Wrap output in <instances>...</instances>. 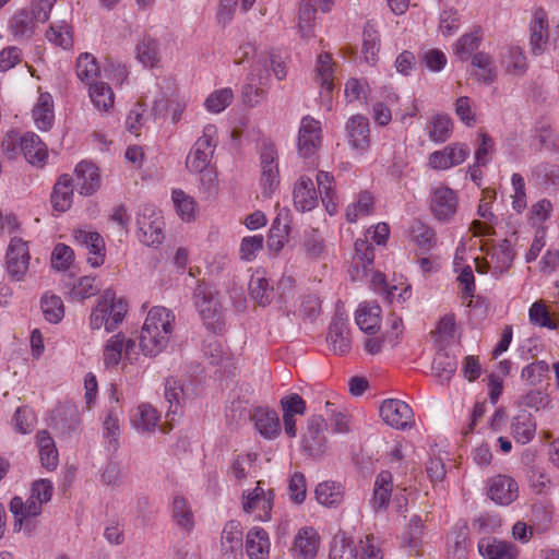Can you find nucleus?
Listing matches in <instances>:
<instances>
[{
  "label": "nucleus",
  "mask_w": 559,
  "mask_h": 559,
  "mask_svg": "<svg viewBox=\"0 0 559 559\" xmlns=\"http://www.w3.org/2000/svg\"><path fill=\"white\" fill-rule=\"evenodd\" d=\"M41 310L44 317L50 323H58L64 316V308L61 298L57 295L45 294L41 297Z\"/></svg>",
  "instance_id": "50"
},
{
  "label": "nucleus",
  "mask_w": 559,
  "mask_h": 559,
  "mask_svg": "<svg viewBox=\"0 0 559 559\" xmlns=\"http://www.w3.org/2000/svg\"><path fill=\"white\" fill-rule=\"evenodd\" d=\"M379 412L382 420L395 429L404 430L411 428L415 423L412 408L401 400L389 399L383 401Z\"/></svg>",
  "instance_id": "7"
},
{
  "label": "nucleus",
  "mask_w": 559,
  "mask_h": 559,
  "mask_svg": "<svg viewBox=\"0 0 559 559\" xmlns=\"http://www.w3.org/2000/svg\"><path fill=\"white\" fill-rule=\"evenodd\" d=\"M75 240L84 245L88 250L87 262L91 266L97 267L104 263L105 242L98 233L78 230L75 233Z\"/></svg>",
  "instance_id": "19"
},
{
  "label": "nucleus",
  "mask_w": 559,
  "mask_h": 559,
  "mask_svg": "<svg viewBox=\"0 0 559 559\" xmlns=\"http://www.w3.org/2000/svg\"><path fill=\"white\" fill-rule=\"evenodd\" d=\"M317 501L325 507H337L344 498V488L335 481L320 483L314 490Z\"/></svg>",
  "instance_id": "35"
},
{
  "label": "nucleus",
  "mask_w": 559,
  "mask_h": 559,
  "mask_svg": "<svg viewBox=\"0 0 559 559\" xmlns=\"http://www.w3.org/2000/svg\"><path fill=\"white\" fill-rule=\"evenodd\" d=\"M29 251L27 242L13 237L7 251V271L13 281H22L28 270Z\"/></svg>",
  "instance_id": "8"
},
{
  "label": "nucleus",
  "mask_w": 559,
  "mask_h": 559,
  "mask_svg": "<svg viewBox=\"0 0 559 559\" xmlns=\"http://www.w3.org/2000/svg\"><path fill=\"white\" fill-rule=\"evenodd\" d=\"M233 91L228 87L213 92L205 100L209 111L218 114L223 111L233 100Z\"/></svg>",
  "instance_id": "57"
},
{
  "label": "nucleus",
  "mask_w": 559,
  "mask_h": 559,
  "mask_svg": "<svg viewBox=\"0 0 559 559\" xmlns=\"http://www.w3.org/2000/svg\"><path fill=\"white\" fill-rule=\"evenodd\" d=\"M76 186L80 194L92 195L100 187L98 168L91 162H81L75 168Z\"/></svg>",
  "instance_id": "18"
},
{
  "label": "nucleus",
  "mask_w": 559,
  "mask_h": 559,
  "mask_svg": "<svg viewBox=\"0 0 559 559\" xmlns=\"http://www.w3.org/2000/svg\"><path fill=\"white\" fill-rule=\"evenodd\" d=\"M217 129L214 124H206L202 135L195 141L186 159V166L190 171L204 170L211 166V160L216 147Z\"/></svg>",
  "instance_id": "4"
},
{
  "label": "nucleus",
  "mask_w": 559,
  "mask_h": 559,
  "mask_svg": "<svg viewBox=\"0 0 559 559\" xmlns=\"http://www.w3.org/2000/svg\"><path fill=\"white\" fill-rule=\"evenodd\" d=\"M431 211L436 219L448 223L456 213L457 198L455 192L448 187H439L431 198Z\"/></svg>",
  "instance_id": "14"
},
{
  "label": "nucleus",
  "mask_w": 559,
  "mask_h": 559,
  "mask_svg": "<svg viewBox=\"0 0 559 559\" xmlns=\"http://www.w3.org/2000/svg\"><path fill=\"white\" fill-rule=\"evenodd\" d=\"M127 311V302L122 298L117 299L111 289H106L91 313L90 325L93 330L105 326L107 332H111L122 322Z\"/></svg>",
  "instance_id": "3"
},
{
  "label": "nucleus",
  "mask_w": 559,
  "mask_h": 559,
  "mask_svg": "<svg viewBox=\"0 0 559 559\" xmlns=\"http://www.w3.org/2000/svg\"><path fill=\"white\" fill-rule=\"evenodd\" d=\"M90 97L94 106L99 110L107 111L114 106L112 90L104 82L90 85Z\"/></svg>",
  "instance_id": "49"
},
{
  "label": "nucleus",
  "mask_w": 559,
  "mask_h": 559,
  "mask_svg": "<svg viewBox=\"0 0 559 559\" xmlns=\"http://www.w3.org/2000/svg\"><path fill=\"white\" fill-rule=\"evenodd\" d=\"M193 301L207 330L221 333L224 330L225 320L218 292L200 283L194 288Z\"/></svg>",
  "instance_id": "2"
},
{
  "label": "nucleus",
  "mask_w": 559,
  "mask_h": 559,
  "mask_svg": "<svg viewBox=\"0 0 559 559\" xmlns=\"http://www.w3.org/2000/svg\"><path fill=\"white\" fill-rule=\"evenodd\" d=\"M294 204L301 212L311 211L318 205V195L313 181L309 177H301L295 185Z\"/></svg>",
  "instance_id": "23"
},
{
  "label": "nucleus",
  "mask_w": 559,
  "mask_h": 559,
  "mask_svg": "<svg viewBox=\"0 0 559 559\" xmlns=\"http://www.w3.org/2000/svg\"><path fill=\"white\" fill-rule=\"evenodd\" d=\"M50 202L55 211L66 212L73 202V178L67 174L61 175L53 186Z\"/></svg>",
  "instance_id": "21"
},
{
  "label": "nucleus",
  "mask_w": 559,
  "mask_h": 559,
  "mask_svg": "<svg viewBox=\"0 0 559 559\" xmlns=\"http://www.w3.org/2000/svg\"><path fill=\"white\" fill-rule=\"evenodd\" d=\"M381 308L376 304H362L356 311V323L361 331L374 334L380 329Z\"/></svg>",
  "instance_id": "30"
},
{
  "label": "nucleus",
  "mask_w": 559,
  "mask_h": 559,
  "mask_svg": "<svg viewBox=\"0 0 559 559\" xmlns=\"http://www.w3.org/2000/svg\"><path fill=\"white\" fill-rule=\"evenodd\" d=\"M224 559H238L242 555V530L238 521L225 524L221 536Z\"/></svg>",
  "instance_id": "17"
},
{
  "label": "nucleus",
  "mask_w": 559,
  "mask_h": 559,
  "mask_svg": "<svg viewBox=\"0 0 559 559\" xmlns=\"http://www.w3.org/2000/svg\"><path fill=\"white\" fill-rule=\"evenodd\" d=\"M478 549L487 559H515L516 555L511 544L496 538H483Z\"/></svg>",
  "instance_id": "32"
},
{
  "label": "nucleus",
  "mask_w": 559,
  "mask_h": 559,
  "mask_svg": "<svg viewBox=\"0 0 559 559\" xmlns=\"http://www.w3.org/2000/svg\"><path fill=\"white\" fill-rule=\"evenodd\" d=\"M73 262V250L64 245L58 243L51 253V265L58 271L68 270Z\"/></svg>",
  "instance_id": "63"
},
{
  "label": "nucleus",
  "mask_w": 559,
  "mask_h": 559,
  "mask_svg": "<svg viewBox=\"0 0 559 559\" xmlns=\"http://www.w3.org/2000/svg\"><path fill=\"white\" fill-rule=\"evenodd\" d=\"M98 73L99 68L96 59L87 52L81 53L76 61L78 78L90 86L94 84V81L98 76Z\"/></svg>",
  "instance_id": "47"
},
{
  "label": "nucleus",
  "mask_w": 559,
  "mask_h": 559,
  "mask_svg": "<svg viewBox=\"0 0 559 559\" xmlns=\"http://www.w3.org/2000/svg\"><path fill=\"white\" fill-rule=\"evenodd\" d=\"M549 38V25L547 13L537 8L533 12L530 22V48L533 55L539 56L546 50Z\"/></svg>",
  "instance_id": "13"
},
{
  "label": "nucleus",
  "mask_w": 559,
  "mask_h": 559,
  "mask_svg": "<svg viewBox=\"0 0 559 559\" xmlns=\"http://www.w3.org/2000/svg\"><path fill=\"white\" fill-rule=\"evenodd\" d=\"M158 420L156 409L150 404H141L134 416V426L138 430L152 431Z\"/></svg>",
  "instance_id": "53"
},
{
  "label": "nucleus",
  "mask_w": 559,
  "mask_h": 559,
  "mask_svg": "<svg viewBox=\"0 0 559 559\" xmlns=\"http://www.w3.org/2000/svg\"><path fill=\"white\" fill-rule=\"evenodd\" d=\"M266 63H267V61L264 60L263 62L259 61L254 66L252 72L250 73V76H249L250 83H248L243 87V91H242L243 102L250 104L251 106L259 102L258 99H255V100L252 99L251 94L253 92H254L255 96H259V97H262L264 95V91L262 88L254 86V81L257 78L259 80V83L262 84L263 83L262 80L266 79L269 76V70L266 68Z\"/></svg>",
  "instance_id": "40"
},
{
  "label": "nucleus",
  "mask_w": 559,
  "mask_h": 559,
  "mask_svg": "<svg viewBox=\"0 0 559 559\" xmlns=\"http://www.w3.org/2000/svg\"><path fill=\"white\" fill-rule=\"evenodd\" d=\"M262 481H258L257 487L243 497L242 509L247 513L258 511L257 518L260 521H269L273 508L274 490H264Z\"/></svg>",
  "instance_id": "10"
},
{
  "label": "nucleus",
  "mask_w": 559,
  "mask_h": 559,
  "mask_svg": "<svg viewBox=\"0 0 559 559\" xmlns=\"http://www.w3.org/2000/svg\"><path fill=\"white\" fill-rule=\"evenodd\" d=\"M355 255L349 271L353 280H361L368 272L374 259L373 249L367 240L355 241Z\"/></svg>",
  "instance_id": "22"
},
{
  "label": "nucleus",
  "mask_w": 559,
  "mask_h": 559,
  "mask_svg": "<svg viewBox=\"0 0 559 559\" xmlns=\"http://www.w3.org/2000/svg\"><path fill=\"white\" fill-rule=\"evenodd\" d=\"M121 414V409L119 406H111L107 415L104 419V438L108 441L109 447L114 450L118 447V437L120 433L119 429V416Z\"/></svg>",
  "instance_id": "46"
},
{
  "label": "nucleus",
  "mask_w": 559,
  "mask_h": 559,
  "mask_svg": "<svg viewBox=\"0 0 559 559\" xmlns=\"http://www.w3.org/2000/svg\"><path fill=\"white\" fill-rule=\"evenodd\" d=\"M317 75L321 86L331 92L333 90V62L330 53L319 55L317 61Z\"/></svg>",
  "instance_id": "55"
},
{
  "label": "nucleus",
  "mask_w": 559,
  "mask_h": 559,
  "mask_svg": "<svg viewBox=\"0 0 559 559\" xmlns=\"http://www.w3.org/2000/svg\"><path fill=\"white\" fill-rule=\"evenodd\" d=\"M473 67L477 68L475 72L476 78L486 84H490L497 76V71L493 66L492 58L485 52H477L472 57Z\"/></svg>",
  "instance_id": "44"
},
{
  "label": "nucleus",
  "mask_w": 559,
  "mask_h": 559,
  "mask_svg": "<svg viewBox=\"0 0 559 559\" xmlns=\"http://www.w3.org/2000/svg\"><path fill=\"white\" fill-rule=\"evenodd\" d=\"M392 491V475L382 471L376 478L371 506L374 511L385 510Z\"/></svg>",
  "instance_id": "33"
},
{
  "label": "nucleus",
  "mask_w": 559,
  "mask_h": 559,
  "mask_svg": "<svg viewBox=\"0 0 559 559\" xmlns=\"http://www.w3.org/2000/svg\"><path fill=\"white\" fill-rule=\"evenodd\" d=\"M503 62L509 73L521 75L526 70V58L520 47H511Z\"/></svg>",
  "instance_id": "62"
},
{
  "label": "nucleus",
  "mask_w": 559,
  "mask_h": 559,
  "mask_svg": "<svg viewBox=\"0 0 559 559\" xmlns=\"http://www.w3.org/2000/svg\"><path fill=\"white\" fill-rule=\"evenodd\" d=\"M33 118L36 127L41 131H47L51 128L55 114L53 102L49 93H41L33 108Z\"/></svg>",
  "instance_id": "31"
},
{
  "label": "nucleus",
  "mask_w": 559,
  "mask_h": 559,
  "mask_svg": "<svg viewBox=\"0 0 559 559\" xmlns=\"http://www.w3.org/2000/svg\"><path fill=\"white\" fill-rule=\"evenodd\" d=\"M41 502L29 497L23 502L21 497H13L10 502V511L15 518L14 531H20L23 521L29 516H37L41 513Z\"/></svg>",
  "instance_id": "26"
},
{
  "label": "nucleus",
  "mask_w": 559,
  "mask_h": 559,
  "mask_svg": "<svg viewBox=\"0 0 559 559\" xmlns=\"http://www.w3.org/2000/svg\"><path fill=\"white\" fill-rule=\"evenodd\" d=\"M295 549L305 558L311 559L317 555L319 537L313 528H301L295 538Z\"/></svg>",
  "instance_id": "37"
},
{
  "label": "nucleus",
  "mask_w": 559,
  "mask_h": 559,
  "mask_svg": "<svg viewBox=\"0 0 559 559\" xmlns=\"http://www.w3.org/2000/svg\"><path fill=\"white\" fill-rule=\"evenodd\" d=\"M139 238L148 247L159 246L164 236V219L154 206L145 205L138 215Z\"/></svg>",
  "instance_id": "5"
},
{
  "label": "nucleus",
  "mask_w": 559,
  "mask_h": 559,
  "mask_svg": "<svg viewBox=\"0 0 559 559\" xmlns=\"http://www.w3.org/2000/svg\"><path fill=\"white\" fill-rule=\"evenodd\" d=\"M35 19L25 10L16 12L10 21V31L16 40L29 38L35 27Z\"/></svg>",
  "instance_id": "39"
},
{
  "label": "nucleus",
  "mask_w": 559,
  "mask_h": 559,
  "mask_svg": "<svg viewBox=\"0 0 559 559\" xmlns=\"http://www.w3.org/2000/svg\"><path fill=\"white\" fill-rule=\"evenodd\" d=\"M329 559H357L354 542L344 533L336 534L331 542Z\"/></svg>",
  "instance_id": "41"
},
{
  "label": "nucleus",
  "mask_w": 559,
  "mask_h": 559,
  "mask_svg": "<svg viewBox=\"0 0 559 559\" xmlns=\"http://www.w3.org/2000/svg\"><path fill=\"white\" fill-rule=\"evenodd\" d=\"M177 213L183 221L193 218L195 211V202L193 198L186 194L185 191L175 189L171 194Z\"/></svg>",
  "instance_id": "56"
},
{
  "label": "nucleus",
  "mask_w": 559,
  "mask_h": 559,
  "mask_svg": "<svg viewBox=\"0 0 559 559\" xmlns=\"http://www.w3.org/2000/svg\"><path fill=\"white\" fill-rule=\"evenodd\" d=\"M124 335L118 333L111 336L104 348V364L107 368L116 367L123 358Z\"/></svg>",
  "instance_id": "48"
},
{
  "label": "nucleus",
  "mask_w": 559,
  "mask_h": 559,
  "mask_svg": "<svg viewBox=\"0 0 559 559\" xmlns=\"http://www.w3.org/2000/svg\"><path fill=\"white\" fill-rule=\"evenodd\" d=\"M510 431L516 442L526 444L535 436L536 423L531 414L522 411L512 418Z\"/></svg>",
  "instance_id": "27"
},
{
  "label": "nucleus",
  "mask_w": 559,
  "mask_h": 559,
  "mask_svg": "<svg viewBox=\"0 0 559 559\" xmlns=\"http://www.w3.org/2000/svg\"><path fill=\"white\" fill-rule=\"evenodd\" d=\"M251 418L262 437L273 439L280 435L281 426L275 411L258 407Z\"/></svg>",
  "instance_id": "24"
},
{
  "label": "nucleus",
  "mask_w": 559,
  "mask_h": 559,
  "mask_svg": "<svg viewBox=\"0 0 559 559\" xmlns=\"http://www.w3.org/2000/svg\"><path fill=\"white\" fill-rule=\"evenodd\" d=\"M411 234L413 240L423 250H430L437 242L433 229L420 221L413 223L411 227Z\"/></svg>",
  "instance_id": "51"
},
{
  "label": "nucleus",
  "mask_w": 559,
  "mask_h": 559,
  "mask_svg": "<svg viewBox=\"0 0 559 559\" xmlns=\"http://www.w3.org/2000/svg\"><path fill=\"white\" fill-rule=\"evenodd\" d=\"M326 340L335 354L345 355L350 350L352 342L347 317L340 309L332 318Z\"/></svg>",
  "instance_id": "11"
},
{
  "label": "nucleus",
  "mask_w": 559,
  "mask_h": 559,
  "mask_svg": "<svg viewBox=\"0 0 559 559\" xmlns=\"http://www.w3.org/2000/svg\"><path fill=\"white\" fill-rule=\"evenodd\" d=\"M263 236L254 235L245 237L241 240L239 254L240 259L245 261H251L255 258V253L263 248Z\"/></svg>",
  "instance_id": "64"
},
{
  "label": "nucleus",
  "mask_w": 559,
  "mask_h": 559,
  "mask_svg": "<svg viewBox=\"0 0 559 559\" xmlns=\"http://www.w3.org/2000/svg\"><path fill=\"white\" fill-rule=\"evenodd\" d=\"M246 551L250 559H266L270 551V539L265 530L252 527L246 536Z\"/></svg>",
  "instance_id": "25"
},
{
  "label": "nucleus",
  "mask_w": 559,
  "mask_h": 559,
  "mask_svg": "<svg viewBox=\"0 0 559 559\" xmlns=\"http://www.w3.org/2000/svg\"><path fill=\"white\" fill-rule=\"evenodd\" d=\"M260 160L262 193L264 197H271L272 192L280 183L277 152L274 144L263 143L260 152Z\"/></svg>",
  "instance_id": "6"
},
{
  "label": "nucleus",
  "mask_w": 559,
  "mask_h": 559,
  "mask_svg": "<svg viewBox=\"0 0 559 559\" xmlns=\"http://www.w3.org/2000/svg\"><path fill=\"white\" fill-rule=\"evenodd\" d=\"M317 183L325 210L329 214H334L337 203L335 201V180L333 175L324 170L318 171Z\"/></svg>",
  "instance_id": "34"
},
{
  "label": "nucleus",
  "mask_w": 559,
  "mask_h": 559,
  "mask_svg": "<svg viewBox=\"0 0 559 559\" xmlns=\"http://www.w3.org/2000/svg\"><path fill=\"white\" fill-rule=\"evenodd\" d=\"M183 397L185 392L179 381L173 378L167 379L165 382V399L169 403L167 417L178 414Z\"/></svg>",
  "instance_id": "52"
},
{
  "label": "nucleus",
  "mask_w": 559,
  "mask_h": 559,
  "mask_svg": "<svg viewBox=\"0 0 559 559\" xmlns=\"http://www.w3.org/2000/svg\"><path fill=\"white\" fill-rule=\"evenodd\" d=\"M549 372V366L544 360H538L527 365L521 373L524 379L531 385H537L547 377Z\"/></svg>",
  "instance_id": "58"
},
{
  "label": "nucleus",
  "mask_w": 559,
  "mask_h": 559,
  "mask_svg": "<svg viewBox=\"0 0 559 559\" xmlns=\"http://www.w3.org/2000/svg\"><path fill=\"white\" fill-rule=\"evenodd\" d=\"M317 0H302L298 12V33L301 38L313 36V21L317 11Z\"/></svg>",
  "instance_id": "38"
},
{
  "label": "nucleus",
  "mask_w": 559,
  "mask_h": 559,
  "mask_svg": "<svg viewBox=\"0 0 559 559\" xmlns=\"http://www.w3.org/2000/svg\"><path fill=\"white\" fill-rule=\"evenodd\" d=\"M175 314L165 307H153L140 335V348L146 356H156L166 348L174 331Z\"/></svg>",
  "instance_id": "1"
},
{
  "label": "nucleus",
  "mask_w": 559,
  "mask_h": 559,
  "mask_svg": "<svg viewBox=\"0 0 559 559\" xmlns=\"http://www.w3.org/2000/svg\"><path fill=\"white\" fill-rule=\"evenodd\" d=\"M349 145L358 153H365L370 145L369 120L362 115H354L345 123Z\"/></svg>",
  "instance_id": "12"
},
{
  "label": "nucleus",
  "mask_w": 559,
  "mask_h": 559,
  "mask_svg": "<svg viewBox=\"0 0 559 559\" xmlns=\"http://www.w3.org/2000/svg\"><path fill=\"white\" fill-rule=\"evenodd\" d=\"M173 513L178 525L185 528L193 526V515L183 497L176 496L174 498Z\"/></svg>",
  "instance_id": "61"
},
{
  "label": "nucleus",
  "mask_w": 559,
  "mask_h": 559,
  "mask_svg": "<svg viewBox=\"0 0 559 559\" xmlns=\"http://www.w3.org/2000/svg\"><path fill=\"white\" fill-rule=\"evenodd\" d=\"M457 368V360L445 352L436 354L432 361V371L441 384L448 383Z\"/></svg>",
  "instance_id": "36"
},
{
  "label": "nucleus",
  "mask_w": 559,
  "mask_h": 559,
  "mask_svg": "<svg viewBox=\"0 0 559 559\" xmlns=\"http://www.w3.org/2000/svg\"><path fill=\"white\" fill-rule=\"evenodd\" d=\"M20 150L23 152L26 160L32 165L43 166L47 159V146L40 138L27 132L20 139Z\"/></svg>",
  "instance_id": "20"
},
{
  "label": "nucleus",
  "mask_w": 559,
  "mask_h": 559,
  "mask_svg": "<svg viewBox=\"0 0 559 559\" xmlns=\"http://www.w3.org/2000/svg\"><path fill=\"white\" fill-rule=\"evenodd\" d=\"M288 237V225L281 224L280 218L273 222L270 229L267 246L271 251L278 252L283 249Z\"/></svg>",
  "instance_id": "60"
},
{
  "label": "nucleus",
  "mask_w": 559,
  "mask_h": 559,
  "mask_svg": "<svg viewBox=\"0 0 559 559\" xmlns=\"http://www.w3.org/2000/svg\"><path fill=\"white\" fill-rule=\"evenodd\" d=\"M452 133V120L447 115H436L428 124V135L437 143L445 142Z\"/></svg>",
  "instance_id": "42"
},
{
  "label": "nucleus",
  "mask_w": 559,
  "mask_h": 559,
  "mask_svg": "<svg viewBox=\"0 0 559 559\" xmlns=\"http://www.w3.org/2000/svg\"><path fill=\"white\" fill-rule=\"evenodd\" d=\"M373 211V197L368 191H362L358 195L357 202L349 204L346 209V219L348 223H356L360 216L370 215Z\"/></svg>",
  "instance_id": "45"
},
{
  "label": "nucleus",
  "mask_w": 559,
  "mask_h": 559,
  "mask_svg": "<svg viewBox=\"0 0 559 559\" xmlns=\"http://www.w3.org/2000/svg\"><path fill=\"white\" fill-rule=\"evenodd\" d=\"M36 444L41 465L48 471H53L58 466L59 454L50 433L47 430H39L36 435Z\"/></svg>",
  "instance_id": "28"
},
{
  "label": "nucleus",
  "mask_w": 559,
  "mask_h": 559,
  "mask_svg": "<svg viewBox=\"0 0 559 559\" xmlns=\"http://www.w3.org/2000/svg\"><path fill=\"white\" fill-rule=\"evenodd\" d=\"M324 428L325 420L321 415H313L308 419L302 442L305 450L312 456L320 455L325 450Z\"/></svg>",
  "instance_id": "16"
},
{
  "label": "nucleus",
  "mask_w": 559,
  "mask_h": 559,
  "mask_svg": "<svg viewBox=\"0 0 559 559\" xmlns=\"http://www.w3.org/2000/svg\"><path fill=\"white\" fill-rule=\"evenodd\" d=\"M489 498L500 506H509L519 497L518 483L508 475H497L489 480Z\"/></svg>",
  "instance_id": "15"
},
{
  "label": "nucleus",
  "mask_w": 559,
  "mask_h": 559,
  "mask_svg": "<svg viewBox=\"0 0 559 559\" xmlns=\"http://www.w3.org/2000/svg\"><path fill=\"white\" fill-rule=\"evenodd\" d=\"M478 31L463 35L455 46V52L461 60H467L476 51L480 44Z\"/></svg>",
  "instance_id": "59"
},
{
  "label": "nucleus",
  "mask_w": 559,
  "mask_h": 559,
  "mask_svg": "<svg viewBox=\"0 0 559 559\" xmlns=\"http://www.w3.org/2000/svg\"><path fill=\"white\" fill-rule=\"evenodd\" d=\"M249 293L252 299L262 307L272 301L273 285L265 277L264 271L257 270L249 282Z\"/></svg>",
  "instance_id": "29"
},
{
  "label": "nucleus",
  "mask_w": 559,
  "mask_h": 559,
  "mask_svg": "<svg viewBox=\"0 0 559 559\" xmlns=\"http://www.w3.org/2000/svg\"><path fill=\"white\" fill-rule=\"evenodd\" d=\"M136 59L144 67H155L159 61L158 43L150 36L143 37L136 46Z\"/></svg>",
  "instance_id": "43"
},
{
  "label": "nucleus",
  "mask_w": 559,
  "mask_h": 559,
  "mask_svg": "<svg viewBox=\"0 0 559 559\" xmlns=\"http://www.w3.org/2000/svg\"><path fill=\"white\" fill-rule=\"evenodd\" d=\"M301 246L305 254L310 259L321 258L325 250L323 238L316 229L304 234Z\"/></svg>",
  "instance_id": "54"
},
{
  "label": "nucleus",
  "mask_w": 559,
  "mask_h": 559,
  "mask_svg": "<svg viewBox=\"0 0 559 559\" xmlns=\"http://www.w3.org/2000/svg\"><path fill=\"white\" fill-rule=\"evenodd\" d=\"M321 145L320 122L310 116L301 119L298 133V153L304 158L314 155Z\"/></svg>",
  "instance_id": "9"
}]
</instances>
